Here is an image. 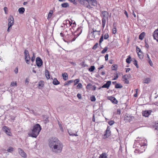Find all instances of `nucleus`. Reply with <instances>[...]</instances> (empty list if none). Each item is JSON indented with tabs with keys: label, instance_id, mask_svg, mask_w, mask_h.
<instances>
[{
	"label": "nucleus",
	"instance_id": "obj_1",
	"mask_svg": "<svg viewBox=\"0 0 158 158\" xmlns=\"http://www.w3.org/2000/svg\"><path fill=\"white\" fill-rule=\"evenodd\" d=\"M48 145L52 152L55 153L61 152L63 145L57 138L54 137H50L48 140Z\"/></svg>",
	"mask_w": 158,
	"mask_h": 158
},
{
	"label": "nucleus",
	"instance_id": "obj_2",
	"mask_svg": "<svg viewBox=\"0 0 158 158\" xmlns=\"http://www.w3.org/2000/svg\"><path fill=\"white\" fill-rule=\"evenodd\" d=\"M41 129H31L28 133L29 136L36 138L39 134Z\"/></svg>",
	"mask_w": 158,
	"mask_h": 158
},
{
	"label": "nucleus",
	"instance_id": "obj_3",
	"mask_svg": "<svg viewBox=\"0 0 158 158\" xmlns=\"http://www.w3.org/2000/svg\"><path fill=\"white\" fill-rule=\"evenodd\" d=\"M102 27L103 28L105 25L106 20L108 19L109 14L108 12L105 10H103L102 12Z\"/></svg>",
	"mask_w": 158,
	"mask_h": 158
},
{
	"label": "nucleus",
	"instance_id": "obj_4",
	"mask_svg": "<svg viewBox=\"0 0 158 158\" xmlns=\"http://www.w3.org/2000/svg\"><path fill=\"white\" fill-rule=\"evenodd\" d=\"M88 0H78V1L81 4L85 6L88 8H91L92 7L90 5H89Z\"/></svg>",
	"mask_w": 158,
	"mask_h": 158
},
{
	"label": "nucleus",
	"instance_id": "obj_5",
	"mask_svg": "<svg viewBox=\"0 0 158 158\" xmlns=\"http://www.w3.org/2000/svg\"><path fill=\"white\" fill-rule=\"evenodd\" d=\"M152 112V110H145L143 111L142 112V115L143 116L145 117H148L150 115L151 113Z\"/></svg>",
	"mask_w": 158,
	"mask_h": 158
},
{
	"label": "nucleus",
	"instance_id": "obj_6",
	"mask_svg": "<svg viewBox=\"0 0 158 158\" xmlns=\"http://www.w3.org/2000/svg\"><path fill=\"white\" fill-rule=\"evenodd\" d=\"M36 63L37 66L38 67H40L43 64V61L40 58L37 57L36 59Z\"/></svg>",
	"mask_w": 158,
	"mask_h": 158
},
{
	"label": "nucleus",
	"instance_id": "obj_7",
	"mask_svg": "<svg viewBox=\"0 0 158 158\" xmlns=\"http://www.w3.org/2000/svg\"><path fill=\"white\" fill-rule=\"evenodd\" d=\"M14 19L13 17L11 15L9 17L8 23V26L9 27H11L14 24Z\"/></svg>",
	"mask_w": 158,
	"mask_h": 158
},
{
	"label": "nucleus",
	"instance_id": "obj_8",
	"mask_svg": "<svg viewBox=\"0 0 158 158\" xmlns=\"http://www.w3.org/2000/svg\"><path fill=\"white\" fill-rule=\"evenodd\" d=\"M111 84V81H108L106 82V84L103 85L101 87H100L98 88V89H100L101 88H106L108 89L110 85Z\"/></svg>",
	"mask_w": 158,
	"mask_h": 158
},
{
	"label": "nucleus",
	"instance_id": "obj_9",
	"mask_svg": "<svg viewBox=\"0 0 158 158\" xmlns=\"http://www.w3.org/2000/svg\"><path fill=\"white\" fill-rule=\"evenodd\" d=\"M111 135V131L110 129H106L105 131V133L103 135V138L105 139L108 138Z\"/></svg>",
	"mask_w": 158,
	"mask_h": 158
},
{
	"label": "nucleus",
	"instance_id": "obj_10",
	"mask_svg": "<svg viewBox=\"0 0 158 158\" xmlns=\"http://www.w3.org/2000/svg\"><path fill=\"white\" fill-rule=\"evenodd\" d=\"M73 129H69L68 130V132L69 135L70 136H77V131H74L73 130Z\"/></svg>",
	"mask_w": 158,
	"mask_h": 158
},
{
	"label": "nucleus",
	"instance_id": "obj_11",
	"mask_svg": "<svg viewBox=\"0 0 158 158\" xmlns=\"http://www.w3.org/2000/svg\"><path fill=\"white\" fill-rule=\"evenodd\" d=\"M18 152L19 154L22 157L26 158L27 157V155L23 150L20 148H19L18 149Z\"/></svg>",
	"mask_w": 158,
	"mask_h": 158
},
{
	"label": "nucleus",
	"instance_id": "obj_12",
	"mask_svg": "<svg viewBox=\"0 0 158 158\" xmlns=\"http://www.w3.org/2000/svg\"><path fill=\"white\" fill-rule=\"evenodd\" d=\"M154 39L156 40L158 42V29L155 30L153 33Z\"/></svg>",
	"mask_w": 158,
	"mask_h": 158
},
{
	"label": "nucleus",
	"instance_id": "obj_13",
	"mask_svg": "<svg viewBox=\"0 0 158 158\" xmlns=\"http://www.w3.org/2000/svg\"><path fill=\"white\" fill-rule=\"evenodd\" d=\"M89 5L90 3L93 6H95L97 5V1L96 0H88Z\"/></svg>",
	"mask_w": 158,
	"mask_h": 158
},
{
	"label": "nucleus",
	"instance_id": "obj_14",
	"mask_svg": "<svg viewBox=\"0 0 158 158\" xmlns=\"http://www.w3.org/2000/svg\"><path fill=\"white\" fill-rule=\"evenodd\" d=\"M110 100L111 102L114 104H117L118 102V101L114 97H111Z\"/></svg>",
	"mask_w": 158,
	"mask_h": 158
},
{
	"label": "nucleus",
	"instance_id": "obj_15",
	"mask_svg": "<svg viewBox=\"0 0 158 158\" xmlns=\"http://www.w3.org/2000/svg\"><path fill=\"white\" fill-rule=\"evenodd\" d=\"M45 74L46 77L47 79H48L50 78V75L49 74V72L48 70L45 69Z\"/></svg>",
	"mask_w": 158,
	"mask_h": 158
},
{
	"label": "nucleus",
	"instance_id": "obj_16",
	"mask_svg": "<svg viewBox=\"0 0 158 158\" xmlns=\"http://www.w3.org/2000/svg\"><path fill=\"white\" fill-rule=\"evenodd\" d=\"M44 85V82L43 81H40L38 83V86L40 87H43Z\"/></svg>",
	"mask_w": 158,
	"mask_h": 158
},
{
	"label": "nucleus",
	"instance_id": "obj_17",
	"mask_svg": "<svg viewBox=\"0 0 158 158\" xmlns=\"http://www.w3.org/2000/svg\"><path fill=\"white\" fill-rule=\"evenodd\" d=\"M145 33L144 32H143L141 33L139 35V38L140 40H142L145 35Z\"/></svg>",
	"mask_w": 158,
	"mask_h": 158
},
{
	"label": "nucleus",
	"instance_id": "obj_18",
	"mask_svg": "<svg viewBox=\"0 0 158 158\" xmlns=\"http://www.w3.org/2000/svg\"><path fill=\"white\" fill-rule=\"evenodd\" d=\"M5 133L8 135L11 136L12 135L10 131V129H5Z\"/></svg>",
	"mask_w": 158,
	"mask_h": 158
},
{
	"label": "nucleus",
	"instance_id": "obj_19",
	"mask_svg": "<svg viewBox=\"0 0 158 158\" xmlns=\"http://www.w3.org/2000/svg\"><path fill=\"white\" fill-rule=\"evenodd\" d=\"M33 128H41L40 125L38 123L33 124Z\"/></svg>",
	"mask_w": 158,
	"mask_h": 158
},
{
	"label": "nucleus",
	"instance_id": "obj_20",
	"mask_svg": "<svg viewBox=\"0 0 158 158\" xmlns=\"http://www.w3.org/2000/svg\"><path fill=\"white\" fill-rule=\"evenodd\" d=\"M62 76L63 77L64 80L65 81L67 80L68 79V76L67 74L65 73L62 74Z\"/></svg>",
	"mask_w": 158,
	"mask_h": 158
},
{
	"label": "nucleus",
	"instance_id": "obj_21",
	"mask_svg": "<svg viewBox=\"0 0 158 158\" xmlns=\"http://www.w3.org/2000/svg\"><path fill=\"white\" fill-rule=\"evenodd\" d=\"M73 80H70L69 81H66L64 84V86H66L70 84L73 83Z\"/></svg>",
	"mask_w": 158,
	"mask_h": 158
},
{
	"label": "nucleus",
	"instance_id": "obj_22",
	"mask_svg": "<svg viewBox=\"0 0 158 158\" xmlns=\"http://www.w3.org/2000/svg\"><path fill=\"white\" fill-rule=\"evenodd\" d=\"M19 13L20 14H23L25 11V9L23 7L20 8L18 10Z\"/></svg>",
	"mask_w": 158,
	"mask_h": 158
},
{
	"label": "nucleus",
	"instance_id": "obj_23",
	"mask_svg": "<svg viewBox=\"0 0 158 158\" xmlns=\"http://www.w3.org/2000/svg\"><path fill=\"white\" fill-rule=\"evenodd\" d=\"M24 54L25 56V58L29 57V56H30L29 52L27 50H25L24 51Z\"/></svg>",
	"mask_w": 158,
	"mask_h": 158
},
{
	"label": "nucleus",
	"instance_id": "obj_24",
	"mask_svg": "<svg viewBox=\"0 0 158 158\" xmlns=\"http://www.w3.org/2000/svg\"><path fill=\"white\" fill-rule=\"evenodd\" d=\"M53 83L54 85H56L60 84V82L57 80L56 78H55L53 81Z\"/></svg>",
	"mask_w": 158,
	"mask_h": 158
},
{
	"label": "nucleus",
	"instance_id": "obj_25",
	"mask_svg": "<svg viewBox=\"0 0 158 158\" xmlns=\"http://www.w3.org/2000/svg\"><path fill=\"white\" fill-rule=\"evenodd\" d=\"M111 68L112 70H116L118 68V65L117 64H114L112 65Z\"/></svg>",
	"mask_w": 158,
	"mask_h": 158
},
{
	"label": "nucleus",
	"instance_id": "obj_26",
	"mask_svg": "<svg viewBox=\"0 0 158 158\" xmlns=\"http://www.w3.org/2000/svg\"><path fill=\"white\" fill-rule=\"evenodd\" d=\"M99 158H107L106 154L103 153L99 156Z\"/></svg>",
	"mask_w": 158,
	"mask_h": 158
},
{
	"label": "nucleus",
	"instance_id": "obj_27",
	"mask_svg": "<svg viewBox=\"0 0 158 158\" xmlns=\"http://www.w3.org/2000/svg\"><path fill=\"white\" fill-rule=\"evenodd\" d=\"M150 79L149 78H147L143 80V82L144 83H148L150 81Z\"/></svg>",
	"mask_w": 158,
	"mask_h": 158
},
{
	"label": "nucleus",
	"instance_id": "obj_28",
	"mask_svg": "<svg viewBox=\"0 0 158 158\" xmlns=\"http://www.w3.org/2000/svg\"><path fill=\"white\" fill-rule=\"evenodd\" d=\"M61 6L63 7L66 8L69 6V4L68 3L66 2L62 4Z\"/></svg>",
	"mask_w": 158,
	"mask_h": 158
},
{
	"label": "nucleus",
	"instance_id": "obj_29",
	"mask_svg": "<svg viewBox=\"0 0 158 158\" xmlns=\"http://www.w3.org/2000/svg\"><path fill=\"white\" fill-rule=\"evenodd\" d=\"M131 61V57L129 56L126 59V62L128 64H130Z\"/></svg>",
	"mask_w": 158,
	"mask_h": 158
},
{
	"label": "nucleus",
	"instance_id": "obj_30",
	"mask_svg": "<svg viewBox=\"0 0 158 158\" xmlns=\"http://www.w3.org/2000/svg\"><path fill=\"white\" fill-rule=\"evenodd\" d=\"M131 76L130 74H126L123 76V78L129 79L131 78Z\"/></svg>",
	"mask_w": 158,
	"mask_h": 158
},
{
	"label": "nucleus",
	"instance_id": "obj_31",
	"mask_svg": "<svg viewBox=\"0 0 158 158\" xmlns=\"http://www.w3.org/2000/svg\"><path fill=\"white\" fill-rule=\"evenodd\" d=\"M53 13V11L52 10L50 11L48 16V19L50 18L52 16V15Z\"/></svg>",
	"mask_w": 158,
	"mask_h": 158
},
{
	"label": "nucleus",
	"instance_id": "obj_32",
	"mask_svg": "<svg viewBox=\"0 0 158 158\" xmlns=\"http://www.w3.org/2000/svg\"><path fill=\"white\" fill-rule=\"evenodd\" d=\"M14 150V148L12 147H10L7 149V151L9 152H12Z\"/></svg>",
	"mask_w": 158,
	"mask_h": 158
},
{
	"label": "nucleus",
	"instance_id": "obj_33",
	"mask_svg": "<svg viewBox=\"0 0 158 158\" xmlns=\"http://www.w3.org/2000/svg\"><path fill=\"white\" fill-rule=\"evenodd\" d=\"M95 69V67L94 66H91L90 68L89 69V71L90 72H93Z\"/></svg>",
	"mask_w": 158,
	"mask_h": 158
},
{
	"label": "nucleus",
	"instance_id": "obj_34",
	"mask_svg": "<svg viewBox=\"0 0 158 158\" xmlns=\"http://www.w3.org/2000/svg\"><path fill=\"white\" fill-rule=\"evenodd\" d=\"M103 35L102 34L101 36V37L100 38L99 41V45L100 46H101V44L102 42L103 41Z\"/></svg>",
	"mask_w": 158,
	"mask_h": 158
},
{
	"label": "nucleus",
	"instance_id": "obj_35",
	"mask_svg": "<svg viewBox=\"0 0 158 158\" xmlns=\"http://www.w3.org/2000/svg\"><path fill=\"white\" fill-rule=\"evenodd\" d=\"M25 58L26 63L28 64H30V56H29V57H27L26 58V57Z\"/></svg>",
	"mask_w": 158,
	"mask_h": 158
},
{
	"label": "nucleus",
	"instance_id": "obj_36",
	"mask_svg": "<svg viewBox=\"0 0 158 158\" xmlns=\"http://www.w3.org/2000/svg\"><path fill=\"white\" fill-rule=\"evenodd\" d=\"M123 86L119 84H117L115 85V88H121Z\"/></svg>",
	"mask_w": 158,
	"mask_h": 158
},
{
	"label": "nucleus",
	"instance_id": "obj_37",
	"mask_svg": "<svg viewBox=\"0 0 158 158\" xmlns=\"http://www.w3.org/2000/svg\"><path fill=\"white\" fill-rule=\"evenodd\" d=\"M152 126L155 128H158V121L153 123Z\"/></svg>",
	"mask_w": 158,
	"mask_h": 158
},
{
	"label": "nucleus",
	"instance_id": "obj_38",
	"mask_svg": "<svg viewBox=\"0 0 158 158\" xmlns=\"http://www.w3.org/2000/svg\"><path fill=\"white\" fill-rule=\"evenodd\" d=\"M108 49V48L107 47H106L102 51L101 53L102 54H104L105 52H106L107 51V49Z\"/></svg>",
	"mask_w": 158,
	"mask_h": 158
},
{
	"label": "nucleus",
	"instance_id": "obj_39",
	"mask_svg": "<svg viewBox=\"0 0 158 158\" xmlns=\"http://www.w3.org/2000/svg\"><path fill=\"white\" fill-rule=\"evenodd\" d=\"M133 64L136 66L137 68H139V66L137 64V61L135 59H134V60L133 61Z\"/></svg>",
	"mask_w": 158,
	"mask_h": 158
},
{
	"label": "nucleus",
	"instance_id": "obj_40",
	"mask_svg": "<svg viewBox=\"0 0 158 158\" xmlns=\"http://www.w3.org/2000/svg\"><path fill=\"white\" fill-rule=\"evenodd\" d=\"M139 52H137V53L139 57V58L140 59H143V55L142 54H139Z\"/></svg>",
	"mask_w": 158,
	"mask_h": 158
},
{
	"label": "nucleus",
	"instance_id": "obj_41",
	"mask_svg": "<svg viewBox=\"0 0 158 158\" xmlns=\"http://www.w3.org/2000/svg\"><path fill=\"white\" fill-rule=\"evenodd\" d=\"M100 32V31H97L96 30H94V28L93 29V31L91 32V33H93L92 35L94 36V38H95V35L94 34V32Z\"/></svg>",
	"mask_w": 158,
	"mask_h": 158
},
{
	"label": "nucleus",
	"instance_id": "obj_42",
	"mask_svg": "<svg viewBox=\"0 0 158 158\" xmlns=\"http://www.w3.org/2000/svg\"><path fill=\"white\" fill-rule=\"evenodd\" d=\"M79 81V79H77L75 80L74 81H73V82H74V85H75L77 84H78Z\"/></svg>",
	"mask_w": 158,
	"mask_h": 158
},
{
	"label": "nucleus",
	"instance_id": "obj_43",
	"mask_svg": "<svg viewBox=\"0 0 158 158\" xmlns=\"http://www.w3.org/2000/svg\"><path fill=\"white\" fill-rule=\"evenodd\" d=\"M124 79L123 81H124V83L126 84H129V81L127 80L128 79L126 78H123Z\"/></svg>",
	"mask_w": 158,
	"mask_h": 158
},
{
	"label": "nucleus",
	"instance_id": "obj_44",
	"mask_svg": "<svg viewBox=\"0 0 158 158\" xmlns=\"http://www.w3.org/2000/svg\"><path fill=\"white\" fill-rule=\"evenodd\" d=\"M98 43H95V45L93 46L92 48V49L94 50H95L98 47Z\"/></svg>",
	"mask_w": 158,
	"mask_h": 158
},
{
	"label": "nucleus",
	"instance_id": "obj_45",
	"mask_svg": "<svg viewBox=\"0 0 158 158\" xmlns=\"http://www.w3.org/2000/svg\"><path fill=\"white\" fill-rule=\"evenodd\" d=\"M90 100H91V101L92 102L95 101L96 100V98H95V96L94 95H92L90 97Z\"/></svg>",
	"mask_w": 158,
	"mask_h": 158
},
{
	"label": "nucleus",
	"instance_id": "obj_46",
	"mask_svg": "<svg viewBox=\"0 0 158 158\" xmlns=\"http://www.w3.org/2000/svg\"><path fill=\"white\" fill-rule=\"evenodd\" d=\"M82 85L81 83H78V85L77 86V89H80L82 88Z\"/></svg>",
	"mask_w": 158,
	"mask_h": 158
},
{
	"label": "nucleus",
	"instance_id": "obj_47",
	"mask_svg": "<svg viewBox=\"0 0 158 158\" xmlns=\"http://www.w3.org/2000/svg\"><path fill=\"white\" fill-rule=\"evenodd\" d=\"M35 56L34 53H33V56L31 59V60L32 62H33L34 61V60H35Z\"/></svg>",
	"mask_w": 158,
	"mask_h": 158
},
{
	"label": "nucleus",
	"instance_id": "obj_48",
	"mask_svg": "<svg viewBox=\"0 0 158 158\" xmlns=\"http://www.w3.org/2000/svg\"><path fill=\"white\" fill-rule=\"evenodd\" d=\"M108 123L110 125H112L114 123V122L113 120H111L109 121Z\"/></svg>",
	"mask_w": 158,
	"mask_h": 158
},
{
	"label": "nucleus",
	"instance_id": "obj_49",
	"mask_svg": "<svg viewBox=\"0 0 158 158\" xmlns=\"http://www.w3.org/2000/svg\"><path fill=\"white\" fill-rule=\"evenodd\" d=\"M104 39L106 40L109 38V35L108 34H105L104 36Z\"/></svg>",
	"mask_w": 158,
	"mask_h": 158
},
{
	"label": "nucleus",
	"instance_id": "obj_50",
	"mask_svg": "<svg viewBox=\"0 0 158 158\" xmlns=\"http://www.w3.org/2000/svg\"><path fill=\"white\" fill-rule=\"evenodd\" d=\"M92 86V84L90 83L88 84L86 86V88L88 89H90Z\"/></svg>",
	"mask_w": 158,
	"mask_h": 158
},
{
	"label": "nucleus",
	"instance_id": "obj_51",
	"mask_svg": "<svg viewBox=\"0 0 158 158\" xmlns=\"http://www.w3.org/2000/svg\"><path fill=\"white\" fill-rule=\"evenodd\" d=\"M116 32V28H113L112 29V33L113 34H115Z\"/></svg>",
	"mask_w": 158,
	"mask_h": 158
},
{
	"label": "nucleus",
	"instance_id": "obj_52",
	"mask_svg": "<svg viewBox=\"0 0 158 158\" xmlns=\"http://www.w3.org/2000/svg\"><path fill=\"white\" fill-rule=\"evenodd\" d=\"M136 50H137V52H140V53H141V51L140 50V49L138 47V46L136 47Z\"/></svg>",
	"mask_w": 158,
	"mask_h": 158
},
{
	"label": "nucleus",
	"instance_id": "obj_53",
	"mask_svg": "<svg viewBox=\"0 0 158 158\" xmlns=\"http://www.w3.org/2000/svg\"><path fill=\"white\" fill-rule=\"evenodd\" d=\"M29 79L28 78H26L25 81V84L26 85H27L29 82Z\"/></svg>",
	"mask_w": 158,
	"mask_h": 158
},
{
	"label": "nucleus",
	"instance_id": "obj_54",
	"mask_svg": "<svg viewBox=\"0 0 158 158\" xmlns=\"http://www.w3.org/2000/svg\"><path fill=\"white\" fill-rule=\"evenodd\" d=\"M148 61L150 65L152 66L153 64L152 62V61L150 60V59H148Z\"/></svg>",
	"mask_w": 158,
	"mask_h": 158
},
{
	"label": "nucleus",
	"instance_id": "obj_55",
	"mask_svg": "<svg viewBox=\"0 0 158 158\" xmlns=\"http://www.w3.org/2000/svg\"><path fill=\"white\" fill-rule=\"evenodd\" d=\"M138 90V89H135V91L136 92L135 94H134V97H136L137 96V91Z\"/></svg>",
	"mask_w": 158,
	"mask_h": 158
},
{
	"label": "nucleus",
	"instance_id": "obj_56",
	"mask_svg": "<svg viewBox=\"0 0 158 158\" xmlns=\"http://www.w3.org/2000/svg\"><path fill=\"white\" fill-rule=\"evenodd\" d=\"M77 96L78 97V98L79 99L81 98V94H80L79 93L77 95Z\"/></svg>",
	"mask_w": 158,
	"mask_h": 158
},
{
	"label": "nucleus",
	"instance_id": "obj_57",
	"mask_svg": "<svg viewBox=\"0 0 158 158\" xmlns=\"http://www.w3.org/2000/svg\"><path fill=\"white\" fill-rule=\"evenodd\" d=\"M15 85H17V84L16 83H15L14 82H12L11 83L10 86H13Z\"/></svg>",
	"mask_w": 158,
	"mask_h": 158
},
{
	"label": "nucleus",
	"instance_id": "obj_58",
	"mask_svg": "<svg viewBox=\"0 0 158 158\" xmlns=\"http://www.w3.org/2000/svg\"><path fill=\"white\" fill-rule=\"evenodd\" d=\"M14 71H15V73H16V74H17L18 73V67H16L15 70H14Z\"/></svg>",
	"mask_w": 158,
	"mask_h": 158
},
{
	"label": "nucleus",
	"instance_id": "obj_59",
	"mask_svg": "<svg viewBox=\"0 0 158 158\" xmlns=\"http://www.w3.org/2000/svg\"><path fill=\"white\" fill-rule=\"evenodd\" d=\"M85 62L83 61L82 63V67H85L86 66H87V65L86 64H85Z\"/></svg>",
	"mask_w": 158,
	"mask_h": 158
},
{
	"label": "nucleus",
	"instance_id": "obj_60",
	"mask_svg": "<svg viewBox=\"0 0 158 158\" xmlns=\"http://www.w3.org/2000/svg\"><path fill=\"white\" fill-rule=\"evenodd\" d=\"M145 46L146 48H149V45L147 43L146 40H145Z\"/></svg>",
	"mask_w": 158,
	"mask_h": 158
},
{
	"label": "nucleus",
	"instance_id": "obj_61",
	"mask_svg": "<svg viewBox=\"0 0 158 158\" xmlns=\"http://www.w3.org/2000/svg\"><path fill=\"white\" fill-rule=\"evenodd\" d=\"M118 74H117L116 76L114 77V78H113L112 79V80H116L118 78Z\"/></svg>",
	"mask_w": 158,
	"mask_h": 158
},
{
	"label": "nucleus",
	"instance_id": "obj_62",
	"mask_svg": "<svg viewBox=\"0 0 158 158\" xmlns=\"http://www.w3.org/2000/svg\"><path fill=\"white\" fill-rule=\"evenodd\" d=\"M108 54H106L105 56V60L106 61H107L108 60Z\"/></svg>",
	"mask_w": 158,
	"mask_h": 158
},
{
	"label": "nucleus",
	"instance_id": "obj_63",
	"mask_svg": "<svg viewBox=\"0 0 158 158\" xmlns=\"http://www.w3.org/2000/svg\"><path fill=\"white\" fill-rule=\"evenodd\" d=\"M4 10L6 14H7V13L6 11L7 10V8L6 7H4Z\"/></svg>",
	"mask_w": 158,
	"mask_h": 158
},
{
	"label": "nucleus",
	"instance_id": "obj_64",
	"mask_svg": "<svg viewBox=\"0 0 158 158\" xmlns=\"http://www.w3.org/2000/svg\"><path fill=\"white\" fill-rule=\"evenodd\" d=\"M48 122V118H46L44 121V123H47Z\"/></svg>",
	"mask_w": 158,
	"mask_h": 158
}]
</instances>
